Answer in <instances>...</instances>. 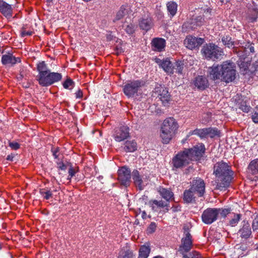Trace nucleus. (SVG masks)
Returning a JSON list of instances; mask_svg holds the SVG:
<instances>
[{"instance_id":"obj_22","label":"nucleus","mask_w":258,"mask_h":258,"mask_svg":"<svg viewBox=\"0 0 258 258\" xmlns=\"http://www.w3.org/2000/svg\"><path fill=\"white\" fill-rule=\"evenodd\" d=\"M194 85L198 89L203 90L209 86V82L206 77L199 76L195 78Z\"/></svg>"},{"instance_id":"obj_64","label":"nucleus","mask_w":258,"mask_h":258,"mask_svg":"<svg viewBox=\"0 0 258 258\" xmlns=\"http://www.w3.org/2000/svg\"><path fill=\"white\" fill-rule=\"evenodd\" d=\"M153 258H164V257H162L161 256L158 255V256H154Z\"/></svg>"},{"instance_id":"obj_38","label":"nucleus","mask_w":258,"mask_h":258,"mask_svg":"<svg viewBox=\"0 0 258 258\" xmlns=\"http://www.w3.org/2000/svg\"><path fill=\"white\" fill-rule=\"evenodd\" d=\"M220 134V131H219L216 128H207V138L210 137L211 138H213L215 137H219Z\"/></svg>"},{"instance_id":"obj_55","label":"nucleus","mask_w":258,"mask_h":258,"mask_svg":"<svg viewBox=\"0 0 258 258\" xmlns=\"http://www.w3.org/2000/svg\"><path fill=\"white\" fill-rule=\"evenodd\" d=\"M252 227L253 230H258V219H255L253 220Z\"/></svg>"},{"instance_id":"obj_48","label":"nucleus","mask_w":258,"mask_h":258,"mask_svg":"<svg viewBox=\"0 0 258 258\" xmlns=\"http://www.w3.org/2000/svg\"><path fill=\"white\" fill-rule=\"evenodd\" d=\"M156 228V224L154 222H152L149 226L147 229V232L148 233H152L154 232Z\"/></svg>"},{"instance_id":"obj_6","label":"nucleus","mask_w":258,"mask_h":258,"mask_svg":"<svg viewBox=\"0 0 258 258\" xmlns=\"http://www.w3.org/2000/svg\"><path fill=\"white\" fill-rule=\"evenodd\" d=\"M201 52L206 59L213 61L221 59L224 54L223 49L214 43L205 45Z\"/></svg>"},{"instance_id":"obj_51","label":"nucleus","mask_w":258,"mask_h":258,"mask_svg":"<svg viewBox=\"0 0 258 258\" xmlns=\"http://www.w3.org/2000/svg\"><path fill=\"white\" fill-rule=\"evenodd\" d=\"M194 18L195 20H196L197 24L199 26H201L204 24L205 20L201 16H196V17H194Z\"/></svg>"},{"instance_id":"obj_47","label":"nucleus","mask_w":258,"mask_h":258,"mask_svg":"<svg viewBox=\"0 0 258 258\" xmlns=\"http://www.w3.org/2000/svg\"><path fill=\"white\" fill-rule=\"evenodd\" d=\"M218 210L219 211L218 215L220 214L223 217L230 213V209H218Z\"/></svg>"},{"instance_id":"obj_16","label":"nucleus","mask_w":258,"mask_h":258,"mask_svg":"<svg viewBox=\"0 0 258 258\" xmlns=\"http://www.w3.org/2000/svg\"><path fill=\"white\" fill-rule=\"evenodd\" d=\"M140 28L146 31H149L153 26V21L150 14H146L140 18L139 21Z\"/></svg>"},{"instance_id":"obj_20","label":"nucleus","mask_w":258,"mask_h":258,"mask_svg":"<svg viewBox=\"0 0 258 258\" xmlns=\"http://www.w3.org/2000/svg\"><path fill=\"white\" fill-rule=\"evenodd\" d=\"M169 203L167 201L162 200H154L152 202L151 207L155 211H158L161 209H164V212H167L169 211Z\"/></svg>"},{"instance_id":"obj_57","label":"nucleus","mask_w":258,"mask_h":258,"mask_svg":"<svg viewBox=\"0 0 258 258\" xmlns=\"http://www.w3.org/2000/svg\"><path fill=\"white\" fill-rule=\"evenodd\" d=\"M75 94L77 99H81L83 96V92L80 89H79Z\"/></svg>"},{"instance_id":"obj_12","label":"nucleus","mask_w":258,"mask_h":258,"mask_svg":"<svg viewBox=\"0 0 258 258\" xmlns=\"http://www.w3.org/2000/svg\"><path fill=\"white\" fill-rule=\"evenodd\" d=\"M184 237L181 239L180 251L182 253L189 251L192 246L191 236L187 227L184 228Z\"/></svg>"},{"instance_id":"obj_7","label":"nucleus","mask_w":258,"mask_h":258,"mask_svg":"<svg viewBox=\"0 0 258 258\" xmlns=\"http://www.w3.org/2000/svg\"><path fill=\"white\" fill-rule=\"evenodd\" d=\"M62 78L61 74L55 72H50V71L46 73L37 80L39 85L43 87H47L59 81Z\"/></svg>"},{"instance_id":"obj_27","label":"nucleus","mask_w":258,"mask_h":258,"mask_svg":"<svg viewBox=\"0 0 258 258\" xmlns=\"http://www.w3.org/2000/svg\"><path fill=\"white\" fill-rule=\"evenodd\" d=\"M128 9L127 7L121 6L119 10L116 13L114 22L121 20L123 17H125L128 13Z\"/></svg>"},{"instance_id":"obj_40","label":"nucleus","mask_w":258,"mask_h":258,"mask_svg":"<svg viewBox=\"0 0 258 258\" xmlns=\"http://www.w3.org/2000/svg\"><path fill=\"white\" fill-rule=\"evenodd\" d=\"M250 106V97H246V99L244 100L243 98V112H248L251 109Z\"/></svg>"},{"instance_id":"obj_52","label":"nucleus","mask_w":258,"mask_h":258,"mask_svg":"<svg viewBox=\"0 0 258 258\" xmlns=\"http://www.w3.org/2000/svg\"><path fill=\"white\" fill-rule=\"evenodd\" d=\"M76 171L71 166L70 168L69 169V176L68 178V179H70L72 177H73L76 173Z\"/></svg>"},{"instance_id":"obj_41","label":"nucleus","mask_w":258,"mask_h":258,"mask_svg":"<svg viewBox=\"0 0 258 258\" xmlns=\"http://www.w3.org/2000/svg\"><path fill=\"white\" fill-rule=\"evenodd\" d=\"M74 82L70 78L67 79L62 84L64 88L71 90L74 86Z\"/></svg>"},{"instance_id":"obj_30","label":"nucleus","mask_w":258,"mask_h":258,"mask_svg":"<svg viewBox=\"0 0 258 258\" xmlns=\"http://www.w3.org/2000/svg\"><path fill=\"white\" fill-rule=\"evenodd\" d=\"M254 52V48L252 44L248 42L244 46L243 45V59H245L244 55L249 56L250 53Z\"/></svg>"},{"instance_id":"obj_1","label":"nucleus","mask_w":258,"mask_h":258,"mask_svg":"<svg viewBox=\"0 0 258 258\" xmlns=\"http://www.w3.org/2000/svg\"><path fill=\"white\" fill-rule=\"evenodd\" d=\"M236 67L234 62L225 61L221 64H213L209 67L207 75L213 80H220L226 83L233 81L236 78Z\"/></svg>"},{"instance_id":"obj_18","label":"nucleus","mask_w":258,"mask_h":258,"mask_svg":"<svg viewBox=\"0 0 258 258\" xmlns=\"http://www.w3.org/2000/svg\"><path fill=\"white\" fill-rule=\"evenodd\" d=\"M2 63L5 66H14L21 61L20 57H16L13 54L8 53L2 56Z\"/></svg>"},{"instance_id":"obj_29","label":"nucleus","mask_w":258,"mask_h":258,"mask_svg":"<svg viewBox=\"0 0 258 258\" xmlns=\"http://www.w3.org/2000/svg\"><path fill=\"white\" fill-rule=\"evenodd\" d=\"M150 250L149 245H143L141 246L139 250V258H147Z\"/></svg>"},{"instance_id":"obj_60","label":"nucleus","mask_w":258,"mask_h":258,"mask_svg":"<svg viewBox=\"0 0 258 258\" xmlns=\"http://www.w3.org/2000/svg\"><path fill=\"white\" fill-rule=\"evenodd\" d=\"M14 158V155L11 154L7 156L6 159L8 161H12L13 160V158Z\"/></svg>"},{"instance_id":"obj_42","label":"nucleus","mask_w":258,"mask_h":258,"mask_svg":"<svg viewBox=\"0 0 258 258\" xmlns=\"http://www.w3.org/2000/svg\"><path fill=\"white\" fill-rule=\"evenodd\" d=\"M182 258H202L201 255L196 251H192L188 254L182 253Z\"/></svg>"},{"instance_id":"obj_45","label":"nucleus","mask_w":258,"mask_h":258,"mask_svg":"<svg viewBox=\"0 0 258 258\" xmlns=\"http://www.w3.org/2000/svg\"><path fill=\"white\" fill-rule=\"evenodd\" d=\"M240 217V214L234 215V218L230 221V224L232 226H234L239 221Z\"/></svg>"},{"instance_id":"obj_36","label":"nucleus","mask_w":258,"mask_h":258,"mask_svg":"<svg viewBox=\"0 0 258 258\" xmlns=\"http://www.w3.org/2000/svg\"><path fill=\"white\" fill-rule=\"evenodd\" d=\"M195 192L190 188L185 190L183 194V199L186 203H191L194 199Z\"/></svg>"},{"instance_id":"obj_32","label":"nucleus","mask_w":258,"mask_h":258,"mask_svg":"<svg viewBox=\"0 0 258 258\" xmlns=\"http://www.w3.org/2000/svg\"><path fill=\"white\" fill-rule=\"evenodd\" d=\"M184 67L183 61L178 60L173 64V73H176L178 74H182Z\"/></svg>"},{"instance_id":"obj_11","label":"nucleus","mask_w":258,"mask_h":258,"mask_svg":"<svg viewBox=\"0 0 258 258\" xmlns=\"http://www.w3.org/2000/svg\"><path fill=\"white\" fill-rule=\"evenodd\" d=\"M190 189L199 197H202L205 191V183L203 179L200 177L194 178L190 182Z\"/></svg>"},{"instance_id":"obj_28","label":"nucleus","mask_w":258,"mask_h":258,"mask_svg":"<svg viewBox=\"0 0 258 258\" xmlns=\"http://www.w3.org/2000/svg\"><path fill=\"white\" fill-rule=\"evenodd\" d=\"M248 172L252 174L258 173V159L251 161L248 167Z\"/></svg>"},{"instance_id":"obj_14","label":"nucleus","mask_w":258,"mask_h":258,"mask_svg":"<svg viewBox=\"0 0 258 258\" xmlns=\"http://www.w3.org/2000/svg\"><path fill=\"white\" fill-rule=\"evenodd\" d=\"M155 61L166 73L169 75L173 74V63L169 58H165L163 59H161L159 58H155Z\"/></svg>"},{"instance_id":"obj_26","label":"nucleus","mask_w":258,"mask_h":258,"mask_svg":"<svg viewBox=\"0 0 258 258\" xmlns=\"http://www.w3.org/2000/svg\"><path fill=\"white\" fill-rule=\"evenodd\" d=\"M37 70L39 73L37 76V79H38V78H40L44 74H46V73L50 71L45 62L43 61L40 62L37 64Z\"/></svg>"},{"instance_id":"obj_8","label":"nucleus","mask_w":258,"mask_h":258,"mask_svg":"<svg viewBox=\"0 0 258 258\" xmlns=\"http://www.w3.org/2000/svg\"><path fill=\"white\" fill-rule=\"evenodd\" d=\"M249 59L244 64L243 61V79L247 80L248 81L251 78L253 75H255L258 77V61H256L252 65L248 62Z\"/></svg>"},{"instance_id":"obj_21","label":"nucleus","mask_w":258,"mask_h":258,"mask_svg":"<svg viewBox=\"0 0 258 258\" xmlns=\"http://www.w3.org/2000/svg\"><path fill=\"white\" fill-rule=\"evenodd\" d=\"M132 177L136 185L140 190H143L144 188L143 183L146 179H147V177L146 178L141 177L139 172L137 170H134L133 171Z\"/></svg>"},{"instance_id":"obj_3","label":"nucleus","mask_w":258,"mask_h":258,"mask_svg":"<svg viewBox=\"0 0 258 258\" xmlns=\"http://www.w3.org/2000/svg\"><path fill=\"white\" fill-rule=\"evenodd\" d=\"M214 173L216 176L215 181L216 189L222 190L229 185L232 174L230 167L226 163H217L214 166Z\"/></svg>"},{"instance_id":"obj_58","label":"nucleus","mask_w":258,"mask_h":258,"mask_svg":"<svg viewBox=\"0 0 258 258\" xmlns=\"http://www.w3.org/2000/svg\"><path fill=\"white\" fill-rule=\"evenodd\" d=\"M21 34L23 37H25L27 36H30L32 34V32L29 31L24 30L22 32Z\"/></svg>"},{"instance_id":"obj_37","label":"nucleus","mask_w":258,"mask_h":258,"mask_svg":"<svg viewBox=\"0 0 258 258\" xmlns=\"http://www.w3.org/2000/svg\"><path fill=\"white\" fill-rule=\"evenodd\" d=\"M223 44L229 47H234V42L232 40L231 37L229 35H224L221 39Z\"/></svg>"},{"instance_id":"obj_44","label":"nucleus","mask_w":258,"mask_h":258,"mask_svg":"<svg viewBox=\"0 0 258 258\" xmlns=\"http://www.w3.org/2000/svg\"><path fill=\"white\" fill-rule=\"evenodd\" d=\"M40 193L46 200H48L52 197V191L50 190L44 191L43 189H40Z\"/></svg>"},{"instance_id":"obj_59","label":"nucleus","mask_w":258,"mask_h":258,"mask_svg":"<svg viewBox=\"0 0 258 258\" xmlns=\"http://www.w3.org/2000/svg\"><path fill=\"white\" fill-rule=\"evenodd\" d=\"M123 52V49L121 46L117 45L116 47V53L118 55Z\"/></svg>"},{"instance_id":"obj_24","label":"nucleus","mask_w":258,"mask_h":258,"mask_svg":"<svg viewBox=\"0 0 258 258\" xmlns=\"http://www.w3.org/2000/svg\"><path fill=\"white\" fill-rule=\"evenodd\" d=\"M121 148L125 152H133L137 149V143L134 141H126Z\"/></svg>"},{"instance_id":"obj_2","label":"nucleus","mask_w":258,"mask_h":258,"mask_svg":"<svg viewBox=\"0 0 258 258\" xmlns=\"http://www.w3.org/2000/svg\"><path fill=\"white\" fill-rule=\"evenodd\" d=\"M205 151V145L202 143L192 148L185 149L173 158V165L176 168H183L188 165L191 161L200 159Z\"/></svg>"},{"instance_id":"obj_49","label":"nucleus","mask_w":258,"mask_h":258,"mask_svg":"<svg viewBox=\"0 0 258 258\" xmlns=\"http://www.w3.org/2000/svg\"><path fill=\"white\" fill-rule=\"evenodd\" d=\"M125 31L129 34H133L135 31V27L133 24L127 25L125 29Z\"/></svg>"},{"instance_id":"obj_35","label":"nucleus","mask_w":258,"mask_h":258,"mask_svg":"<svg viewBox=\"0 0 258 258\" xmlns=\"http://www.w3.org/2000/svg\"><path fill=\"white\" fill-rule=\"evenodd\" d=\"M189 135H196L201 138H207V128L203 129H196L189 132Z\"/></svg>"},{"instance_id":"obj_34","label":"nucleus","mask_w":258,"mask_h":258,"mask_svg":"<svg viewBox=\"0 0 258 258\" xmlns=\"http://www.w3.org/2000/svg\"><path fill=\"white\" fill-rule=\"evenodd\" d=\"M249 13H251L250 14H248L247 19L250 22H254L256 20L257 16L258 14V9L256 7H254V8L250 9H249L248 11Z\"/></svg>"},{"instance_id":"obj_10","label":"nucleus","mask_w":258,"mask_h":258,"mask_svg":"<svg viewBox=\"0 0 258 258\" xmlns=\"http://www.w3.org/2000/svg\"><path fill=\"white\" fill-rule=\"evenodd\" d=\"M131 179V171L125 167H122L118 170V180L120 183L127 186L129 185Z\"/></svg>"},{"instance_id":"obj_54","label":"nucleus","mask_w":258,"mask_h":258,"mask_svg":"<svg viewBox=\"0 0 258 258\" xmlns=\"http://www.w3.org/2000/svg\"><path fill=\"white\" fill-rule=\"evenodd\" d=\"M122 258H134L133 254L130 251H125Z\"/></svg>"},{"instance_id":"obj_46","label":"nucleus","mask_w":258,"mask_h":258,"mask_svg":"<svg viewBox=\"0 0 258 258\" xmlns=\"http://www.w3.org/2000/svg\"><path fill=\"white\" fill-rule=\"evenodd\" d=\"M252 120L255 123H258V108H255L251 113Z\"/></svg>"},{"instance_id":"obj_17","label":"nucleus","mask_w":258,"mask_h":258,"mask_svg":"<svg viewBox=\"0 0 258 258\" xmlns=\"http://www.w3.org/2000/svg\"><path fill=\"white\" fill-rule=\"evenodd\" d=\"M156 92L158 93V97L162 101L164 106L166 105L170 99V95L168 90L164 87H157L155 89Z\"/></svg>"},{"instance_id":"obj_5","label":"nucleus","mask_w":258,"mask_h":258,"mask_svg":"<svg viewBox=\"0 0 258 258\" xmlns=\"http://www.w3.org/2000/svg\"><path fill=\"white\" fill-rule=\"evenodd\" d=\"M143 85V82L141 80L128 81L123 86V92L128 98L139 99L142 93V87Z\"/></svg>"},{"instance_id":"obj_39","label":"nucleus","mask_w":258,"mask_h":258,"mask_svg":"<svg viewBox=\"0 0 258 258\" xmlns=\"http://www.w3.org/2000/svg\"><path fill=\"white\" fill-rule=\"evenodd\" d=\"M183 26H184L187 29H190L192 30H194L197 27L199 26L197 24L196 20H195L194 18H192L189 22L184 23Z\"/></svg>"},{"instance_id":"obj_4","label":"nucleus","mask_w":258,"mask_h":258,"mask_svg":"<svg viewBox=\"0 0 258 258\" xmlns=\"http://www.w3.org/2000/svg\"><path fill=\"white\" fill-rule=\"evenodd\" d=\"M177 128V123L173 117H169L164 120L160 130V137L164 144L169 142Z\"/></svg>"},{"instance_id":"obj_15","label":"nucleus","mask_w":258,"mask_h":258,"mask_svg":"<svg viewBox=\"0 0 258 258\" xmlns=\"http://www.w3.org/2000/svg\"><path fill=\"white\" fill-rule=\"evenodd\" d=\"M204 42L203 38L189 36L184 40V44L187 48L192 50L201 46Z\"/></svg>"},{"instance_id":"obj_9","label":"nucleus","mask_w":258,"mask_h":258,"mask_svg":"<svg viewBox=\"0 0 258 258\" xmlns=\"http://www.w3.org/2000/svg\"><path fill=\"white\" fill-rule=\"evenodd\" d=\"M218 210L217 208H208L202 215L203 222L206 224H211L217 219Z\"/></svg>"},{"instance_id":"obj_13","label":"nucleus","mask_w":258,"mask_h":258,"mask_svg":"<svg viewBox=\"0 0 258 258\" xmlns=\"http://www.w3.org/2000/svg\"><path fill=\"white\" fill-rule=\"evenodd\" d=\"M130 136L129 127L125 125H121L116 130L113 134L115 141L120 142L126 139Z\"/></svg>"},{"instance_id":"obj_53","label":"nucleus","mask_w":258,"mask_h":258,"mask_svg":"<svg viewBox=\"0 0 258 258\" xmlns=\"http://www.w3.org/2000/svg\"><path fill=\"white\" fill-rule=\"evenodd\" d=\"M59 149L58 148H53L51 149L52 155L55 159H56L58 157V152H59Z\"/></svg>"},{"instance_id":"obj_63","label":"nucleus","mask_w":258,"mask_h":258,"mask_svg":"<svg viewBox=\"0 0 258 258\" xmlns=\"http://www.w3.org/2000/svg\"><path fill=\"white\" fill-rule=\"evenodd\" d=\"M146 216V213L145 211H143L142 213V216L143 218H145V217Z\"/></svg>"},{"instance_id":"obj_62","label":"nucleus","mask_w":258,"mask_h":258,"mask_svg":"<svg viewBox=\"0 0 258 258\" xmlns=\"http://www.w3.org/2000/svg\"><path fill=\"white\" fill-rule=\"evenodd\" d=\"M53 0H46V2L48 6H51L53 4Z\"/></svg>"},{"instance_id":"obj_33","label":"nucleus","mask_w":258,"mask_h":258,"mask_svg":"<svg viewBox=\"0 0 258 258\" xmlns=\"http://www.w3.org/2000/svg\"><path fill=\"white\" fill-rule=\"evenodd\" d=\"M166 5L169 15L171 16V17H173L177 12V4L174 2H169Z\"/></svg>"},{"instance_id":"obj_25","label":"nucleus","mask_w":258,"mask_h":258,"mask_svg":"<svg viewBox=\"0 0 258 258\" xmlns=\"http://www.w3.org/2000/svg\"><path fill=\"white\" fill-rule=\"evenodd\" d=\"M160 196L166 201L168 202L173 197V193L170 189L160 187L159 190Z\"/></svg>"},{"instance_id":"obj_50","label":"nucleus","mask_w":258,"mask_h":258,"mask_svg":"<svg viewBox=\"0 0 258 258\" xmlns=\"http://www.w3.org/2000/svg\"><path fill=\"white\" fill-rule=\"evenodd\" d=\"M9 146L10 147L14 150H17L20 148V145L15 142H9Z\"/></svg>"},{"instance_id":"obj_23","label":"nucleus","mask_w":258,"mask_h":258,"mask_svg":"<svg viewBox=\"0 0 258 258\" xmlns=\"http://www.w3.org/2000/svg\"><path fill=\"white\" fill-rule=\"evenodd\" d=\"M165 40L161 38H155L151 42L153 49L155 51H161L165 47Z\"/></svg>"},{"instance_id":"obj_31","label":"nucleus","mask_w":258,"mask_h":258,"mask_svg":"<svg viewBox=\"0 0 258 258\" xmlns=\"http://www.w3.org/2000/svg\"><path fill=\"white\" fill-rule=\"evenodd\" d=\"M254 52V48L252 44L248 42L244 46L243 45V59H245L244 55L249 56L250 53Z\"/></svg>"},{"instance_id":"obj_61","label":"nucleus","mask_w":258,"mask_h":258,"mask_svg":"<svg viewBox=\"0 0 258 258\" xmlns=\"http://www.w3.org/2000/svg\"><path fill=\"white\" fill-rule=\"evenodd\" d=\"M251 214H252V213L251 212V211H250L248 210L245 211V215H247L248 216H249V217H251Z\"/></svg>"},{"instance_id":"obj_56","label":"nucleus","mask_w":258,"mask_h":258,"mask_svg":"<svg viewBox=\"0 0 258 258\" xmlns=\"http://www.w3.org/2000/svg\"><path fill=\"white\" fill-rule=\"evenodd\" d=\"M57 168H59V169H61L62 170H64L67 168V166L63 162H58L57 163Z\"/></svg>"},{"instance_id":"obj_19","label":"nucleus","mask_w":258,"mask_h":258,"mask_svg":"<svg viewBox=\"0 0 258 258\" xmlns=\"http://www.w3.org/2000/svg\"><path fill=\"white\" fill-rule=\"evenodd\" d=\"M0 12L7 19H10L12 17L13 13L12 5L3 0H0Z\"/></svg>"},{"instance_id":"obj_43","label":"nucleus","mask_w":258,"mask_h":258,"mask_svg":"<svg viewBox=\"0 0 258 258\" xmlns=\"http://www.w3.org/2000/svg\"><path fill=\"white\" fill-rule=\"evenodd\" d=\"M248 226L243 228V238H248L251 233V229L250 228V224L247 223Z\"/></svg>"}]
</instances>
